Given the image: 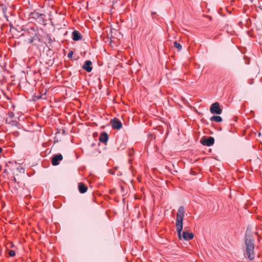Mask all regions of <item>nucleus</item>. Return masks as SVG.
Returning a JSON list of instances; mask_svg holds the SVG:
<instances>
[{
    "label": "nucleus",
    "mask_w": 262,
    "mask_h": 262,
    "mask_svg": "<svg viewBox=\"0 0 262 262\" xmlns=\"http://www.w3.org/2000/svg\"><path fill=\"white\" fill-rule=\"evenodd\" d=\"M184 213L185 208L184 206H180L179 208L177 213L176 227L179 238L181 239V236H182L184 240L189 241L193 238L194 235L192 233H189L186 231H183L182 232Z\"/></svg>",
    "instance_id": "obj_1"
},
{
    "label": "nucleus",
    "mask_w": 262,
    "mask_h": 262,
    "mask_svg": "<svg viewBox=\"0 0 262 262\" xmlns=\"http://www.w3.org/2000/svg\"><path fill=\"white\" fill-rule=\"evenodd\" d=\"M245 244L246 245V253L250 260L254 259L255 254L254 252V243L252 237L250 235L246 234L245 237Z\"/></svg>",
    "instance_id": "obj_2"
},
{
    "label": "nucleus",
    "mask_w": 262,
    "mask_h": 262,
    "mask_svg": "<svg viewBox=\"0 0 262 262\" xmlns=\"http://www.w3.org/2000/svg\"><path fill=\"white\" fill-rule=\"evenodd\" d=\"M210 111L212 114L216 115H220L222 113V110L218 102H214L211 105Z\"/></svg>",
    "instance_id": "obj_3"
},
{
    "label": "nucleus",
    "mask_w": 262,
    "mask_h": 262,
    "mask_svg": "<svg viewBox=\"0 0 262 262\" xmlns=\"http://www.w3.org/2000/svg\"><path fill=\"white\" fill-rule=\"evenodd\" d=\"M201 143L205 146H210L214 143V139L213 137H208L202 138L200 140Z\"/></svg>",
    "instance_id": "obj_4"
},
{
    "label": "nucleus",
    "mask_w": 262,
    "mask_h": 262,
    "mask_svg": "<svg viewBox=\"0 0 262 262\" xmlns=\"http://www.w3.org/2000/svg\"><path fill=\"white\" fill-rule=\"evenodd\" d=\"M111 124L113 129L119 130L122 127V124L121 121L116 118H114L111 120Z\"/></svg>",
    "instance_id": "obj_5"
},
{
    "label": "nucleus",
    "mask_w": 262,
    "mask_h": 262,
    "mask_svg": "<svg viewBox=\"0 0 262 262\" xmlns=\"http://www.w3.org/2000/svg\"><path fill=\"white\" fill-rule=\"evenodd\" d=\"M63 157L61 154H57L53 156L51 160L52 164L53 166H57L59 164L60 162L62 160Z\"/></svg>",
    "instance_id": "obj_6"
},
{
    "label": "nucleus",
    "mask_w": 262,
    "mask_h": 262,
    "mask_svg": "<svg viewBox=\"0 0 262 262\" xmlns=\"http://www.w3.org/2000/svg\"><path fill=\"white\" fill-rule=\"evenodd\" d=\"M92 62L91 60H86L82 66V68L88 72H91L92 70Z\"/></svg>",
    "instance_id": "obj_7"
},
{
    "label": "nucleus",
    "mask_w": 262,
    "mask_h": 262,
    "mask_svg": "<svg viewBox=\"0 0 262 262\" xmlns=\"http://www.w3.org/2000/svg\"><path fill=\"white\" fill-rule=\"evenodd\" d=\"M72 39L74 41H79L82 39V36L79 31L74 30L72 32Z\"/></svg>",
    "instance_id": "obj_8"
},
{
    "label": "nucleus",
    "mask_w": 262,
    "mask_h": 262,
    "mask_svg": "<svg viewBox=\"0 0 262 262\" xmlns=\"http://www.w3.org/2000/svg\"><path fill=\"white\" fill-rule=\"evenodd\" d=\"M108 139V136L106 132H102L101 133L100 136L99 137V141L100 142L103 143H106Z\"/></svg>",
    "instance_id": "obj_9"
},
{
    "label": "nucleus",
    "mask_w": 262,
    "mask_h": 262,
    "mask_svg": "<svg viewBox=\"0 0 262 262\" xmlns=\"http://www.w3.org/2000/svg\"><path fill=\"white\" fill-rule=\"evenodd\" d=\"M41 42V40L39 37L35 34L29 40V43H34V44H36L38 42Z\"/></svg>",
    "instance_id": "obj_10"
},
{
    "label": "nucleus",
    "mask_w": 262,
    "mask_h": 262,
    "mask_svg": "<svg viewBox=\"0 0 262 262\" xmlns=\"http://www.w3.org/2000/svg\"><path fill=\"white\" fill-rule=\"evenodd\" d=\"M78 190L81 193H84L86 192L88 187L83 183H80L78 186Z\"/></svg>",
    "instance_id": "obj_11"
},
{
    "label": "nucleus",
    "mask_w": 262,
    "mask_h": 262,
    "mask_svg": "<svg viewBox=\"0 0 262 262\" xmlns=\"http://www.w3.org/2000/svg\"><path fill=\"white\" fill-rule=\"evenodd\" d=\"M210 120L216 122H221L222 121L223 119L222 117L219 116H213L210 118Z\"/></svg>",
    "instance_id": "obj_12"
},
{
    "label": "nucleus",
    "mask_w": 262,
    "mask_h": 262,
    "mask_svg": "<svg viewBox=\"0 0 262 262\" xmlns=\"http://www.w3.org/2000/svg\"><path fill=\"white\" fill-rule=\"evenodd\" d=\"M174 47L176 48L179 51H180L182 49L181 45L176 41L174 42Z\"/></svg>",
    "instance_id": "obj_13"
},
{
    "label": "nucleus",
    "mask_w": 262,
    "mask_h": 262,
    "mask_svg": "<svg viewBox=\"0 0 262 262\" xmlns=\"http://www.w3.org/2000/svg\"><path fill=\"white\" fill-rule=\"evenodd\" d=\"M46 40L50 44H51L52 43V41L51 37L50 35H47Z\"/></svg>",
    "instance_id": "obj_14"
},
{
    "label": "nucleus",
    "mask_w": 262,
    "mask_h": 262,
    "mask_svg": "<svg viewBox=\"0 0 262 262\" xmlns=\"http://www.w3.org/2000/svg\"><path fill=\"white\" fill-rule=\"evenodd\" d=\"M9 255L11 257H13L15 255V252L14 250H10L9 251Z\"/></svg>",
    "instance_id": "obj_15"
},
{
    "label": "nucleus",
    "mask_w": 262,
    "mask_h": 262,
    "mask_svg": "<svg viewBox=\"0 0 262 262\" xmlns=\"http://www.w3.org/2000/svg\"><path fill=\"white\" fill-rule=\"evenodd\" d=\"M17 169L20 172L25 173V168H24L23 167L19 166L17 167Z\"/></svg>",
    "instance_id": "obj_16"
},
{
    "label": "nucleus",
    "mask_w": 262,
    "mask_h": 262,
    "mask_svg": "<svg viewBox=\"0 0 262 262\" xmlns=\"http://www.w3.org/2000/svg\"><path fill=\"white\" fill-rule=\"evenodd\" d=\"M73 55V52L72 51H70L69 52L68 54V57L70 58H71L72 57V56Z\"/></svg>",
    "instance_id": "obj_17"
},
{
    "label": "nucleus",
    "mask_w": 262,
    "mask_h": 262,
    "mask_svg": "<svg viewBox=\"0 0 262 262\" xmlns=\"http://www.w3.org/2000/svg\"><path fill=\"white\" fill-rule=\"evenodd\" d=\"M6 122H7V123H8L9 124H11L14 125H16V124L17 123L16 121H12V120H11L10 122H8L7 120H6Z\"/></svg>",
    "instance_id": "obj_18"
},
{
    "label": "nucleus",
    "mask_w": 262,
    "mask_h": 262,
    "mask_svg": "<svg viewBox=\"0 0 262 262\" xmlns=\"http://www.w3.org/2000/svg\"><path fill=\"white\" fill-rule=\"evenodd\" d=\"M109 173H110V174H111L114 175V174H115V171H114V170H113L110 169V170H109Z\"/></svg>",
    "instance_id": "obj_19"
},
{
    "label": "nucleus",
    "mask_w": 262,
    "mask_h": 262,
    "mask_svg": "<svg viewBox=\"0 0 262 262\" xmlns=\"http://www.w3.org/2000/svg\"><path fill=\"white\" fill-rule=\"evenodd\" d=\"M9 116L10 118H12L14 116V114L13 113H10L9 114Z\"/></svg>",
    "instance_id": "obj_20"
},
{
    "label": "nucleus",
    "mask_w": 262,
    "mask_h": 262,
    "mask_svg": "<svg viewBox=\"0 0 262 262\" xmlns=\"http://www.w3.org/2000/svg\"><path fill=\"white\" fill-rule=\"evenodd\" d=\"M35 15L37 17H38L39 15H42V14H39V13H36L35 14Z\"/></svg>",
    "instance_id": "obj_21"
},
{
    "label": "nucleus",
    "mask_w": 262,
    "mask_h": 262,
    "mask_svg": "<svg viewBox=\"0 0 262 262\" xmlns=\"http://www.w3.org/2000/svg\"><path fill=\"white\" fill-rule=\"evenodd\" d=\"M62 134L63 135H65V134H66V131H65L64 130H62Z\"/></svg>",
    "instance_id": "obj_22"
},
{
    "label": "nucleus",
    "mask_w": 262,
    "mask_h": 262,
    "mask_svg": "<svg viewBox=\"0 0 262 262\" xmlns=\"http://www.w3.org/2000/svg\"><path fill=\"white\" fill-rule=\"evenodd\" d=\"M2 151V148L0 147V153Z\"/></svg>",
    "instance_id": "obj_23"
}]
</instances>
